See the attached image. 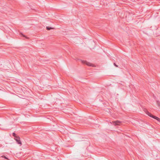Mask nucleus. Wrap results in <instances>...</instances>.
I'll return each mask as SVG.
<instances>
[{"instance_id": "nucleus-1", "label": "nucleus", "mask_w": 160, "mask_h": 160, "mask_svg": "<svg viewBox=\"0 0 160 160\" xmlns=\"http://www.w3.org/2000/svg\"><path fill=\"white\" fill-rule=\"evenodd\" d=\"M148 113L147 114H148V115L150 117H152L156 120H157V121H158V122H160V119L158 118V117L153 116L150 113L148 112H147Z\"/></svg>"}, {"instance_id": "nucleus-2", "label": "nucleus", "mask_w": 160, "mask_h": 160, "mask_svg": "<svg viewBox=\"0 0 160 160\" xmlns=\"http://www.w3.org/2000/svg\"><path fill=\"white\" fill-rule=\"evenodd\" d=\"M82 63L86 64L87 65L89 66H91L92 67H94L95 66L92 64L86 61H82Z\"/></svg>"}, {"instance_id": "nucleus-3", "label": "nucleus", "mask_w": 160, "mask_h": 160, "mask_svg": "<svg viewBox=\"0 0 160 160\" xmlns=\"http://www.w3.org/2000/svg\"><path fill=\"white\" fill-rule=\"evenodd\" d=\"M15 139L17 143L21 145L22 143L20 140V138L18 137H16V138H15Z\"/></svg>"}, {"instance_id": "nucleus-4", "label": "nucleus", "mask_w": 160, "mask_h": 160, "mask_svg": "<svg viewBox=\"0 0 160 160\" xmlns=\"http://www.w3.org/2000/svg\"><path fill=\"white\" fill-rule=\"evenodd\" d=\"M121 122H119L118 121H113L112 122V124L114 125L115 126H116L117 125H119V124Z\"/></svg>"}, {"instance_id": "nucleus-5", "label": "nucleus", "mask_w": 160, "mask_h": 160, "mask_svg": "<svg viewBox=\"0 0 160 160\" xmlns=\"http://www.w3.org/2000/svg\"><path fill=\"white\" fill-rule=\"evenodd\" d=\"M157 103L158 106L160 108V102L158 101H157Z\"/></svg>"}, {"instance_id": "nucleus-6", "label": "nucleus", "mask_w": 160, "mask_h": 160, "mask_svg": "<svg viewBox=\"0 0 160 160\" xmlns=\"http://www.w3.org/2000/svg\"><path fill=\"white\" fill-rule=\"evenodd\" d=\"M46 29L47 30H50V29H52V28H50L48 27H47Z\"/></svg>"}, {"instance_id": "nucleus-7", "label": "nucleus", "mask_w": 160, "mask_h": 160, "mask_svg": "<svg viewBox=\"0 0 160 160\" xmlns=\"http://www.w3.org/2000/svg\"><path fill=\"white\" fill-rule=\"evenodd\" d=\"M12 135L13 137H14L15 138H16V137H17L16 136V134L14 132H13L12 133Z\"/></svg>"}, {"instance_id": "nucleus-8", "label": "nucleus", "mask_w": 160, "mask_h": 160, "mask_svg": "<svg viewBox=\"0 0 160 160\" xmlns=\"http://www.w3.org/2000/svg\"><path fill=\"white\" fill-rule=\"evenodd\" d=\"M113 64H114V65L115 66H116V67H118V66L117 65L115 64V63H114Z\"/></svg>"}, {"instance_id": "nucleus-9", "label": "nucleus", "mask_w": 160, "mask_h": 160, "mask_svg": "<svg viewBox=\"0 0 160 160\" xmlns=\"http://www.w3.org/2000/svg\"><path fill=\"white\" fill-rule=\"evenodd\" d=\"M3 157H4V158H5V159H8V158L6 157H5V156H3Z\"/></svg>"}, {"instance_id": "nucleus-10", "label": "nucleus", "mask_w": 160, "mask_h": 160, "mask_svg": "<svg viewBox=\"0 0 160 160\" xmlns=\"http://www.w3.org/2000/svg\"><path fill=\"white\" fill-rule=\"evenodd\" d=\"M147 112H148V111H147V110H146V111H145V112H146V114L148 115V114H147V113H148Z\"/></svg>"}]
</instances>
